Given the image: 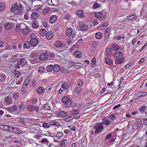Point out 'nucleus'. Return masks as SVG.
Returning a JSON list of instances; mask_svg holds the SVG:
<instances>
[{"mask_svg": "<svg viewBox=\"0 0 147 147\" xmlns=\"http://www.w3.org/2000/svg\"><path fill=\"white\" fill-rule=\"evenodd\" d=\"M102 123H97L94 125L93 128L95 129L94 133L95 134L98 135L104 129V126L102 125Z\"/></svg>", "mask_w": 147, "mask_h": 147, "instance_id": "1", "label": "nucleus"}, {"mask_svg": "<svg viewBox=\"0 0 147 147\" xmlns=\"http://www.w3.org/2000/svg\"><path fill=\"white\" fill-rule=\"evenodd\" d=\"M79 109H74L72 110V113L74 115V118L76 119H78L80 117L79 114Z\"/></svg>", "mask_w": 147, "mask_h": 147, "instance_id": "2", "label": "nucleus"}, {"mask_svg": "<svg viewBox=\"0 0 147 147\" xmlns=\"http://www.w3.org/2000/svg\"><path fill=\"white\" fill-rule=\"evenodd\" d=\"M9 132H11L17 134L22 133V131L18 128L10 126Z\"/></svg>", "mask_w": 147, "mask_h": 147, "instance_id": "3", "label": "nucleus"}, {"mask_svg": "<svg viewBox=\"0 0 147 147\" xmlns=\"http://www.w3.org/2000/svg\"><path fill=\"white\" fill-rule=\"evenodd\" d=\"M27 109L30 112H33L35 111L36 112H38V108L37 106H34L31 105L28 106Z\"/></svg>", "mask_w": 147, "mask_h": 147, "instance_id": "4", "label": "nucleus"}, {"mask_svg": "<svg viewBox=\"0 0 147 147\" xmlns=\"http://www.w3.org/2000/svg\"><path fill=\"white\" fill-rule=\"evenodd\" d=\"M102 122L100 123H102V125L104 124L105 125L109 126L111 124V121L105 117H103L102 119Z\"/></svg>", "mask_w": 147, "mask_h": 147, "instance_id": "5", "label": "nucleus"}, {"mask_svg": "<svg viewBox=\"0 0 147 147\" xmlns=\"http://www.w3.org/2000/svg\"><path fill=\"white\" fill-rule=\"evenodd\" d=\"M25 61V59L24 58L18 59V60L17 65L15 66V68H20V65L22 64Z\"/></svg>", "mask_w": 147, "mask_h": 147, "instance_id": "6", "label": "nucleus"}, {"mask_svg": "<svg viewBox=\"0 0 147 147\" xmlns=\"http://www.w3.org/2000/svg\"><path fill=\"white\" fill-rule=\"evenodd\" d=\"M31 32L29 28L26 26V27L22 28V33L24 35H26Z\"/></svg>", "mask_w": 147, "mask_h": 147, "instance_id": "7", "label": "nucleus"}, {"mask_svg": "<svg viewBox=\"0 0 147 147\" xmlns=\"http://www.w3.org/2000/svg\"><path fill=\"white\" fill-rule=\"evenodd\" d=\"M4 27L6 30H9L13 27V24L12 23L7 22L5 23Z\"/></svg>", "mask_w": 147, "mask_h": 147, "instance_id": "8", "label": "nucleus"}, {"mask_svg": "<svg viewBox=\"0 0 147 147\" xmlns=\"http://www.w3.org/2000/svg\"><path fill=\"white\" fill-rule=\"evenodd\" d=\"M38 39L35 38L31 39L30 40V45L33 46H35L38 43Z\"/></svg>", "mask_w": 147, "mask_h": 147, "instance_id": "9", "label": "nucleus"}, {"mask_svg": "<svg viewBox=\"0 0 147 147\" xmlns=\"http://www.w3.org/2000/svg\"><path fill=\"white\" fill-rule=\"evenodd\" d=\"M10 109L13 113H14L15 114H18L20 113V111L18 110V108L16 106L13 105L10 108Z\"/></svg>", "mask_w": 147, "mask_h": 147, "instance_id": "10", "label": "nucleus"}, {"mask_svg": "<svg viewBox=\"0 0 147 147\" xmlns=\"http://www.w3.org/2000/svg\"><path fill=\"white\" fill-rule=\"evenodd\" d=\"M26 27V25L24 23L21 24L20 25H17L16 28L15 30L16 32H18L20 31V30H22V28Z\"/></svg>", "mask_w": 147, "mask_h": 147, "instance_id": "11", "label": "nucleus"}, {"mask_svg": "<svg viewBox=\"0 0 147 147\" xmlns=\"http://www.w3.org/2000/svg\"><path fill=\"white\" fill-rule=\"evenodd\" d=\"M57 20V17L55 15L52 16L50 18L49 22L51 24L55 22Z\"/></svg>", "mask_w": 147, "mask_h": 147, "instance_id": "12", "label": "nucleus"}, {"mask_svg": "<svg viewBox=\"0 0 147 147\" xmlns=\"http://www.w3.org/2000/svg\"><path fill=\"white\" fill-rule=\"evenodd\" d=\"M16 12H18V14L19 15L22 14L23 13L22 10V6L21 5H18V8L16 9Z\"/></svg>", "mask_w": 147, "mask_h": 147, "instance_id": "13", "label": "nucleus"}, {"mask_svg": "<svg viewBox=\"0 0 147 147\" xmlns=\"http://www.w3.org/2000/svg\"><path fill=\"white\" fill-rule=\"evenodd\" d=\"M10 126L6 125H0V128L2 130L9 131Z\"/></svg>", "mask_w": 147, "mask_h": 147, "instance_id": "14", "label": "nucleus"}, {"mask_svg": "<svg viewBox=\"0 0 147 147\" xmlns=\"http://www.w3.org/2000/svg\"><path fill=\"white\" fill-rule=\"evenodd\" d=\"M123 55L122 53L120 51L117 52L114 55V57L116 59H119Z\"/></svg>", "mask_w": 147, "mask_h": 147, "instance_id": "15", "label": "nucleus"}, {"mask_svg": "<svg viewBox=\"0 0 147 147\" xmlns=\"http://www.w3.org/2000/svg\"><path fill=\"white\" fill-rule=\"evenodd\" d=\"M73 33L72 29L71 28H68L66 31L65 34L68 36H71Z\"/></svg>", "mask_w": 147, "mask_h": 147, "instance_id": "16", "label": "nucleus"}, {"mask_svg": "<svg viewBox=\"0 0 147 147\" xmlns=\"http://www.w3.org/2000/svg\"><path fill=\"white\" fill-rule=\"evenodd\" d=\"M109 24V23L108 21H105L102 24L101 26H99L98 27V28L101 30H103L105 29Z\"/></svg>", "mask_w": 147, "mask_h": 147, "instance_id": "17", "label": "nucleus"}, {"mask_svg": "<svg viewBox=\"0 0 147 147\" xmlns=\"http://www.w3.org/2000/svg\"><path fill=\"white\" fill-rule=\"evenodd\" d=\"M47 53H44L40 55V59L41 60L43 61L47 59Z\"/></svg>", "mask_w": 147, "mask_h": 147, "instance_id": "18", "label": "nucleus"}, {"mask_svg": "<svg viewBox=\"0 0 147 147\" xmlns=\"http://www.w3.org/2000/svg\"><path fill=\"white\" fill-rule=\"evenodd\" d=\"M46 35L47 39L49 40L51 39L53 36V34L51 31L47 33Z\"/></svg>", "mask_w": 147, "mask_h": 147, "instance_id": "19", "label": "nucleus"}, {"mask_svg": "<svg viewBox=\"0 0 147 147\" xmlns=\"http://www.w3.org/2000/svg\"><path fill=\"white\" fill-rule=\"evenodd\" d=\"M32 26L34 28H38L39 27L38 23L36 20H35L32 22Z\"/></svg>", "mask_w": 147, "mask_h": 147, "instance_id": "20", "label": "nucleus"}, {"mask_svg": "<svg viewBox=\"0 0 147 147\" xmlns=\"http://www.w3.org/2000/svg\"><path fill=\"white\" fill-rule=\"evenodd\" d=\"M102 36V33L99 32H98L96 33L95 35V37L97 39H100Z\"/></svg>", "mask_w": 147, "mask_h": 147, "instance_id": "21", "label": "nucleus"}, {"mask_svg": "<svg viewBox=\"0 0 147 147\" xmlns=\"http://www.w3.org/2000/svg\"><path fill=\"white\" fill-rule=\"evenodd\" d=\"M64 103V106L66 107H68L71 105L72 104V101L71 100L66 101V102H63Z\"/></svg>", "mask_w": 147, "mask_h": 147, "instance_id": "22", "label": "nucleus"}, {"mask_svg": "<svg viewBox=\"0 0 147 147\" xmlns=\"http://www.w3.org/2000/svg\"><path fill=\"white\" fill-rule=\"evenodd\" d=\"M140 123L139 121H137L134 123L132 125V127L134 129H137L139 127Z\"/></svg>", "mask_w": 147, "mask_h": 147, "instance_id": "23", "label": "nucleus"}, {"mask_svg": "<svg viewBox=\"0 0 147 147\" xmlns=\"http://www.w3.org/2000/svg\"><path fill=\"white\" fill-rule=\"evenodd\" d=\"M77 15L79 17L82 18L84 15V13L82 10H79L77 11Z\"/></svg>", "mask_w": 147, "mask_h": 147, "instance_id": "24", "label": "nucleus"}, {"mask_svg": "<svg viewBox=\"0 0 147 147\" xmlns=\"http://www.w3.org/2000/svg\"><path fill=\"white\" fill-rule=\"evenodd\" d=\"M112 49L114 51H117L120 49L119 46L116 44H113L111 46Z\"/></svg>", "mask_w": 147, "mask_h": 147, "instance_id": "25", "label": "nucleus"}, {"mask_svg": "<svg viewBox=\"0 0 147 147\" xmlns=\"http://www.w3.org/2000/svg\"><path fill=\"white\" fill-rule=\"evenodd\" d=\"M44 91V88L42 87H39L36 89L37 92L39 94H41Z\"/></svg>", "mask_w": 147, "mask_h": 147, "instance_id": "26", "label": "nucleus"}, {"mask_svg": "<svg viewBox=\"0 0 147 147\" xmlns=\"http://www.w3.org/2000/svg\"><path fill=\"white\" fill-rule=\"evenodd\" d=\"M75 57L76 58H80L82 56V53L79 51H76L74 53Z\"/></svg>", "mask_w": 147, "mask_h": 147, "instance_id": "27", "label": "nucleus"}, {"mask_svg": "<svg viewBox=\"0 0 147 147\" xmlns=\"http://www.w3.org/2000/svg\"><path fill=\"white\" fill-rule=\"evenodd\" d=\"M62 87L64 88V90H67L68 88V84L66 82H63L62 83Z\"/></svg>", "mask_w": 147, "mask_h": 147, "instance_id": "28", "label": "nucleus"}, {"mask_svg": "<svg viewBox=\"0 0 147 147\" xmlns=\"http://www.w3.org/2000/svg\"><path fill=\"white\" fill-rule=\"evenodd\" d=\"M105 63L108 65H111L113 64V62L109 58H106L105 59Z\"/></svg>", "mask_w": 147, "mask_h": 147, "instance_id": "29", "label": "nucleus"}, {"mask_svg": "<svg viewBox=\"0 0 147 147\" xmlns=\"http://www.w3.org/2000/svg\"><path fill=\"white\" fill-rule=\"evenodd\" d=\"M47 31L45 29H42L39 31V34L41 36H44L46 35Z\"/></svg>", "mask_w": 147, "mask_h": 147, "instance_id": "30", "label": "nucleus"}, {"mask_svg": "<svg viewBox=\"0 0 147 147\" xmlns=\"http://www.w3.org/2000/svg\"><path fill=\"white\" fill-rule=\"evenodd\" d=\"M95 16L96 18H100L102 16V13L101 12H96L95 14Z\"/></svg>", "mask_w": 147, "mask_h": 147, "instance_id": "31", "label": "nucleus"}, {"mask_svg": "<svg viewBox=\"0 0 147 147\" xmlns=\"http://www.w3.org/2000/svg\"><path fill=\"white\" fill-rule=\"evenodd\" d=\"M124 60V58L122 57L120 58L119 59H117L115 61V63H117L118 64H121L122 62Z\"/></svg>", "mask_w": 147, "mask_h": 147, "instance_id": "32", "label": "nucleus"}, {"mask_svg": "<svg viewBox=\"0 0 147 147\" xmlns=\"http://www.w3.org/2000/svg\"><path fill=\"white\" fill-rule=\"evenodd\" d=\"M62 45V42L60 41H57L55 43V46L58 48L61 47Z\"/></svg>", "mask_w": 147, "mask_h": 147, "instance_id": "33", "label": "nucleus"}, {"mask_svg": "<svg viewBox=\"0 0 147 147\" xmlns=\"http://www.w3.org/2000/svg\"><path fill=\"white\" fill-rule=\"evenodd\" d=\"M53 70L54 71L57 72L60 70V67L58 65H55L53 67Z\"/></svg>", "mask_w": 147, "mask_h": 147, "instance_id": "34", "label": "nucleus"}, {"mask_svg": "<svg viewBox=\"0 0 147 147\" xmlns=\"http://www.w3.org/2000/svg\"><path fill=\"white\" fill-rule=\"evenodd\" d=\"M59 115L61 117H66L67 115V113L64 111H61L59 113Z\"/></svg>", "mask_w": 147, "mask_h": 147, "instance_id": "35", "label": "nucleus"}, {"mask_svg": "<svg viewBox=\"0 0 147 147\" xmlns=\"http://www.w3.org/2000/svg\"><path fill=\"white\" fill-rule=\"evenodd\" d=\"M111 30L110 27H109L105 30V36L107 37L109 35L110 33Z\"/></svg>", "mask_w": 147, "mask_h": 147, "instance_id": "36", "label": "nucleus"}, {"mask_svg": "<svg viewBox=\"0 0 147 147\" xmlns=\"http://www.w3.org/2000/svg\"><path fill=\"white\" fill-rule=\"evenodd\" d=\"M5 102L8 104H10L12 102V99L11 98L8 96H7L5 99Z\"/></svg>", "mask_w": 147, "mask_h": 147, "instance_id": "37", "label": "nucleus"}, {"mask_svg": "<svg viewBox=\"0 0 147 147\" xmlns=\"http://www.w3.org/2000/svg\"><path fill=\"white\" fill-rule=\"evenodd\" d=\"M18 8V5L16 3H14L12 5L11 10L12 12L16 11V9Z\"/></svg>", "mask_w": 147, "mask_h": 147, "instance_id": "38", "label": "nucleus"}, {"mask_svg": "<svg viewBox=\"0 0 147 147\" xmlns=\"http://www.w3.org/2000/svg\"><path fill=\"white\" fill-rule=\"evenodd\" d=\"M77 83L78 86H82L84 84V82L82 79H79Z\"/></svg>", "mask_w": 147, "mask_h": 147, "instance_id": "39", "label": "nucleus"}, {"mask_svg": "<svg viewBox=\"0 0 147 147\" xmlns=\"http://www.w3.org/2000/svg\"><path fill=\"white\" fill-rule=\"evenodd\" d=\"M6 76L5 74L2 73L0 75V81L1 82H3L5 80Z\"/></svg>", "mask_w": 147, "mask_h": 147, "instance_id": "40", "label": "nucleus"}, {"mask_svg": "<svg viewBox=\"0 0 147 147\" xmlns=\"http://www.w3.org/2000/svg\"><path fill=\"white\" fill-rule=\"evenodd\" d=\"M67 139H63L61 142V146L63 147L67 145Z\"/></svg>", "mask_w": 147, "mask_h": 147, "instance_id": "41", "label": "nucleus"}, {"mask_svg": "<svg viewBox=\"0 0 147 147\" xmlns=\"http://www.w3.org/2000/svg\"><path fill=\"white\" fill-rule=\"evenodd\" d=\"M82 90V88H81L79 87H77L75 88L74 89V91L76 93L78 94Z\"/></svg>", "mask_w": 147, "mask_h": 147, "instance_id": "42", "label": "nucleus"}, {"mask_svg": "<svg viewBox=\"0 0 147 147\" xmlns=\"http://www.w3.org/2000/svg\"><path fill=\"white\" fill-rule=\"evenodd\" d=\"M137 17L135 15H129L127 17V19L129 20H132L135 19L137 18Z\"/></svg>", "mask_w": 147, "mask_h": 147, "instance_id": "43", "label": "nucleus"}, {"mask_svg": "<svg viewBox=\"0 0 147 147\" xmlns=\"http://www.w3.org/2000/svg\"><path fill=\"white\" fill-rule=\"evenodd\" d=\"M32 18V19H35L38 16V14L37 13L33 12L31 15Z\"/></svg>", "mask_w": 147, "mask_h": 147, "instance_id": "44", "label": "nucleus"}, {"mask_svg": "<svg viewBox=\"0 0 147 147\" xmlns=\"http://www.w3.org/2000/svg\"><path fill=\"white\" fill-rule=\"evenodd\" d=\"M38 54L36 52L32 53L30 55V58H34L37 56Z\"/></svg>", "mask_w": 147, "mask_h": 147, "instance_id": "45", "label": "nucleus"}, {"mask_svg": "<svg viewBox=\"0 0 147 147\" xmlns=\"http://www.w3.org/2000/svg\"><path fill=\"white\" fill-rule=\"evenodd\" d=\"M69 100H70L69 97L66 96L63 97L61 99V101L62 102H66V101Z\"/></svg>", "mask_w": 147, "mask_h": 147, "instance_id": "46", "label": "nucleus"}, {"mask_svg": "<svg viewBox=\"0 0 147 147\" xmlns=\"http://www.w3.org/2000/svg\"><path fill=\"white\" fill-rule=\"evenodd\" d=\"M81 28L82 30L85 31L88 29V27L86 25H83L81 26Z\"/></svg>", "mask_w": 147, "mask_h": 147, "instance_id": "47", "label": "nucleus"}, {"mask_svg": "<svg viewBox=\"0 0 147 147\" xmlns=\"http://www.w3.org/2000/svg\"><path fill=\"white\" fill-rule=\"evenodd\" d=\"M30 45V43L29 42H25V43L24 45V47L25 48L28 49L29 48Z\"/></svg>", "mask_w": 147, "mask_h": 147, "instance_id": "48", "label": "nucleus"}, {"mask_svg": "<svg viewBox=\"0 0 147 147\" xmlns=\"http://www.w3.org/2000/svg\"><path fill=\"white\" fill-rule=\"evenodd\" d=\"M53 69V66L51 65H48L47 68V70L48 72H51Z\"/></svg>", "mask_w": 147, "mask_h": 147, "instance_id": "49", "label": "nucleus"}, {"mask_svg": "<svg viewBox=\"0 0 147 147\" xmlns=\"http://www.w3.org/2000/svg\"><path fill=\"white\" fill-rule=\"evenodd\" d=\"M18 108L20 110H24L25 109V106L23 104H21L18 106Z\"/></svg>", "mask_w": 147, "mask_h": 147, "instance_id": "50", "label": "nucleus"}, {"mask_svg": "<svg viewBox=\"0 0 147 147\" xmlns=\"http://www.w3.org/2000/svg\"><path fill=\"white\" fill-rule=\"evenodd\" d=\"M106 52L107 55H111L112 54V49L110 47H108L106 49Z\"/></svg>", "mask_w": 147, "mask_h": 147, "instance_id": "51", "label": "nucleus"}, {"mask_svg": "<svg viewBox=\"0 0 147 147\" xmlns=\"http://www.w3.org/2000/svg\"><path fill=\"white\" fill-rule=\"evenodd\" d=\"M44 109L45 110H49L50 107V106L49 105L48 103H46L44 106Z\"/></svg>", "mask_w": 147, "mask_h": 147, "instance_id": "52", "label": "nucleus"}, {"mask_svg": "<svg viewBox=\"0 0 147 147\" xmlns=\"http://www.w3.org/2000/svg\"><path fill=\"white\" fill-rule=\"evenodd\" d=\"M51 124L53 125H55L57 126H59L60 125V124L59 123L57 122L53 121L51 122Z\"/></svg>", "mask_w": 147, "mask_h": 147, "instance_id": "53", "label": "nucleus"}, {"mask_svg": "<svg viewBox=\"0 0 147 147\" xmlns=\"http://www.w3.org/2000/svg\"><path fill=\"white\" fill-rule=\"evenodd\" d=\"M100 7L101 6L100 4H99L96 3H94L93 7V9H95L99 7Z\"/></svg>", "mask_w": 147, "mask_h": 147, "instance_id": "54", "label": "nucleus"}, {"mask_svg": "<svg viewBox=\"0 0 147 147\" xmlns=\"http://www.w3.org/2000/svg\"><path fill=\"white\" fill-rule=\"evenodd\" d=\"M19 94L17 93H13L12 95V98L15 99H17L19 97Z\"/></svg>", "mask_w": 147, "mask_h": 147, "instance_id": "55", "label": "nucleus"}, {"mask_svg": "<svg viewBox=\"0 0 147 147\" xmlns=\"http://www.w3.org/2000/svg\"><path fill=\"white\" fill-rule=\"evenodd\" d=\"M63 136V134L61 132H58L56 136L57 138H62Z\"/></svg>", "mask_w": 147, "mask_h": 147, "instance_id": "56", "label": "nucleus"}, {"mask_svg": "<svg viewBox=\"0 0 147 147\" xmlns=\"http://www.w3.org/2000/svg\"><path fill=\"white\" fill-rule=\"evenodd\" d=\"M5 5L3 3H0V11H3L5 9Z\"/></svg>", "mask_w": 147, "mask_h": 147, "instance_id": "57", "label": "nucleus"}, {"mask_svg": "<svg viewBox=\"0 0 147 147\" xmlns=\"http://www.w3.org/2000/svg\"><path fill=\"white\" fill-rule=\"evenodd\" d=\"M145 92H139L138 93L139 96V97H144L145 96Z\"/></svg>", "mask_w": 147, "mask_h": 147, "instance_id": "58", "label": "nucleus"}, {"mask_svg": "<svg viewBox=\"0 0 147 147\" xmlns=\"http://www.w3.org/2000/svg\"><path fill=\"white\" fill-rule=\"evenodd\" d=\"M146 142L145 140L141 139L140 142V144L142 145V146H143L145 145Z\"/></svg>", "mask_w": 147, "mask_h": 147, "instance_id": "59", "label": "nucleus"}, {"mask_svg": "<svg viewBox=\"0 0 147 147\" xmlns=\"http://www.w3.org/2000/svg\"><path fill=\"white\" fill-rule=\"evenodd\" d=\"M30 81L29 80L26 79L24 83V85L25 86H27L29 84Z\"/></svg>", "mask_w": 147, "mask_h": 147, "instance_id": "60", "label": "nucleus"}, {"mask_svg": "<svg viewBox=\"0 0 147 147\" xmlns=\"http://www.w3.org/2000/svg\"><path fill=\"white\" fill-rule=\"evenodd\" d=\"M132 65V63L131 62L128 63L125 66V68L127 69Z\"/></svg>", "mask_w": 147, "mask_h": 147, "instance_id": "61", "label": "nucleus"}, {"mask_svg": "<svg viewBox=\"0 0 147 147\" xmlns=\"http://www.w3.org/2000/svg\"><path fill=\"white\" fill-rule=\"evenodd\" d=\"M42 126L44 127H45L46 128H48L50 127V126L47 123H44L42 125Z\"/></svg>", "mask_w": 147, "mask_h": 147, "instance_id": "62", "label": "nucleus"}, {"mask_svg": "<svg viewBox=\"0 0 147 147\" xmlns=\"http://www.w3.org/2000/svg\"><path fill=\"white\" fill-rule=\"evenodd\" d=\"M68 64L70 66L72 67L75 65V63L72 61H70L69 62Z\"/></svg>", "mask_w": 147, "mask_h": 147, "instance_id": "63", "label": "nucleus"}, {"mask_svg": "<svg viewBox=\"0 0 147 147\" xmlns=\"http://www.w3.org/2000/svg\"><path fill=\"white\" fill-rule=\"evenodd\" d=\"M49 12V10L47 8H45L43 10V13L45 14H47Z\"/></svg>", "mask_w": 147, "mask_h": 147, "instance_id": "64", "label": "nucleus"}]
</instances>
